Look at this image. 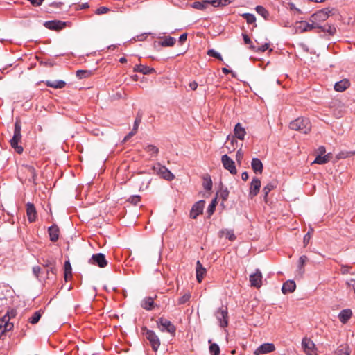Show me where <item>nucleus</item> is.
Instances as JSON below:
<instances>
[{
	"instance_id": "obj_64",
	"label": "nucleus",
	"mask_w": 355,
	"mask_h": 355,
	"mask_svg": "<svg viewBox=\"0 0 355 355\" xmlns=\"http://www.w3.org/2000/svg\"><path fill=\"white\" fill-rule=\"evenodd\" d=\"M349 269L350 268L349 266H343L340 269L341 273L343 275L347 274L349 272Z\"/></svg>"
},
{
	"instance_id": "obj_5",
	"label": "nucleus",
	"mask_w": 355,
	"mask_h": 355,
	"mask_svg": "<svg viewBox=\"0 0 355 355\" xmlns=\"http://www.w3.org/2000/svg\"><path fill=\"white\" fill-rule=\"evenodd\" d=\"M10 318L7 314L0 318V338H1L2 336L7 331H10L13 329L14 324L10 322Z\"/></svg>"
},
{
	"instance_id": "obj_38",
	"label": "nucleus",
	"mask_w": 355,
	"mask_h": 355,
	"mask_svg": "<svg viewBox=\"0 0 355 355\" xmlns=\"http://www.w3.org/2000/svg\"><path fill=\"white\" fill-rule=\"evenodd\" d=\"M191 298V293L190 292H186L184 293L180 297L178 300V304L179 305L186 304L190 300Z\"/></svg>"
},
{
	"instance_id": "obj_40",
	"label": "nucleus",
	"mask_w": 355,
	"mask_h": 355,
	"mask_svg": "<svg viewBox=\"0 0 355 355\" xmlns=\"http://www.w3.org/2000/svg\"><path fill=\"white\" fill-rule=\"evenodd\" d=\"M147 153H151L153 155L157 156L159 153V148L154 145H148L144 148Z\"/></svg>"
},
{
	"instance_id": "obj_53",
	"label": "nucleus",
	"mask_w": 355,
	"mask_h": 355,
	"mask_svg": "<svg viewBox=\"0 0 355 355\" xmlns=\"http://www.w3.org/2000/svg\"><path fill=\"white\" fill-rule=\"evenodd\" d=\"M353 155L352 152H340L336 156L337 159H345Z\"/></svg>"
},
{
	"instance_id": "obj_50",
	"label": "nucleus",
	"mask_w": 355,
	"mask_h": 355,
	"mask_svg": "<svg viewBox=\"0 0 355 355\" xmlns=\"http://www.w3.org/2000/svg\"><path fill=\"white\" fill-rule=\"evenodd\" d=\"M242 36L243 37V40L245 44H250V49L252 50H255V46L252 44V42L248 35L245 33H243Z\"/></svg>"
},
{
	"instance_id": "obj_63",
	"label": "nucleus",
	"mask_w": 355,
	"mask_h": 355,
	"mask_svg": "<svg viewBox=\"0 0 355 355\" xmlns=\"http://www.w3.org/2000/svg\"><path fill=\"white\" fill-rule=\"evenodd\" d=\"M187 34L183 33L179 37V42L182 44L187 40Z\"/></svg>"
},
{
	"instance_id": "obj_58",
	"label": "nucleus",
	"mask_w": 355,
	"mask_h": 355,
	"mask_svg": "<svg viewBox=\"0 0 355 355\" xmlns=\"http://www.w3.org/2000/svg\"><path fill=\"white\" fill-rule=\"evenodd\" d=\"M268 48H269V44L268 43H266L263 45H262L261 46L259 47L258 49L255 48V50H254V51H257V52L258 51L263 52V51H266Z\"/></svg>"
},
{
	"instance_id": "obj_52",
	"label": "nucleus",
	"mask_w": 355,
	"mask_h": 355,
	"mask_svg": "<svg viewBox=\"0 0 355 355\" xmlns=\"http://www.w3.org/2000/svg\"><path fill=\"white\" fill-rule=\"evenodd\" d=\"M110 11V9L107 8V7H105V6H101V7H99L98 8H97L95 11V13L96 15H103V14H106L108 12Z\"/></svg>"
},
{
	"instance_id": "obj_46",
	"label": "nucleus",
	"mask_w": 355,
	"mask_h": 355,
	"mask_svg": "<svg viewBox=\"0 0 355 355\" xmlns=\"http://www.w3.org/2000/svg\"><path fill=\"white\" fill-rule=\"evenodd\" d=\"M230 3V0H212L211 4L214 6H226Z\"/></svg>"
},
{
	"instance_id": "obj_44",
	"label": "nucleus",
	"mask_w": 355,
	"mask_h": 355,
	"mask_svg": "<svg viewBox=\"0 0 355 355\" xmlns=\"http://www.w3.org/2000/svg\"><path fill=\"white\" fill-rule=\"evenodd\" d=\"M92 74V71L87 70H78L76 71V76L79 78H86L89 77Z\"/></svg>"
},
{
	"instance_id": "obj_19",
	"label": "nucleus",
	"mask_w": 355,
	"mask_h": 355,
	"mask_svg": "<svg viewBox=\"0 0 355 355\" xmlns=\"http://www.w3.org/2000/svg\"><path fill=\"white\" fill-rule=\"evenodd\" d=\"M50 240L53 242H55L59 239L60 230L56 225H53L49 227L48 230Z\"/></svg>"
},
{
	"instance_id": "obj_13",
	"label": "nucleus",
	"mask_w": 355,
	"mask_h": 355,
	"mask_svg": "<svg viewBox=\"0 0 355 355\" xmlns=\"http://www.w3.org/2000/svg\"><path fill=\"white\" fill-rule=\"evenodd\" d=\"M275 350V346L272 343H264L256 349L254 355L266 354Z\"/></svg>"
},
{
	"instance_id": "obj_56",
	"label": "nucleus",
	"mask_w": 355,
	"mask_h": 355,
	"mask_svg": "<svg viewBox=\"0 0 355 355\" xmlns=\"http://www.w3.org/2000/svg\"><path fill=\"white\" fill-rule=\"evenodd\" d=\"M243 153L241 149H239L237 152H236V161L241 164V161L243 159Z\"/></svg>"
},
{
	"instance_id": "obj_31",
	"label": "nucleus",
	"mask_w": 355,
	"mask_h": 355,
	"mask_svg": "<svg viewBox=\"0 0 355 355\" xmlns=\"http://www.w3.org/2000/svg\"><path fill=\"white\" fill-rule=\"evenodd\" d=\"M176 40L172 37H165L159 42L160 45L162 46H172L175 44Z\"/></svg>"
},
{
	"instance_id": "obj_37",
	"label": "nucleus",
	"mask_w": 355,
	"mask_h": 355,
	"mask_svg": "<svg viewBox=\"0 0 355 355\" xmlns=\"http://www.w3.org/2000/svg\"><path fill=\"white\" fill-rule=\"evenodd\" d=\"M351 350L347 345H341L336 351V355H350Z\"/></svg>"
},
{
	"instance_id": "obj_57",
	"label": "nucleus",
	"mask_w": 355,
	"mask_h": 355,
	"mask_svg": "<svg viewBox=\"0 0 355 355\" xmlns=\"http://www.w3.org/2000/svg\"><path fill=\"white\" fill-rule=\"evenodd\" d=\"M317 155H325L326 153V149L325 147L323 146H320L318 147V148L316 150Z\"/></svg>"
},
{
	"instance_id": "obj_47",
	"label": "nucleus",
	"mask_w": 355,
	"mask_h": 355,
	"mask_svg": "<svg viewBox=\"0 0 355 355\" xmlns=\"http://www.w3.org/2000/svg\"><path fill=\"white\" fill-rule=\"evenodd\" d=\"M274 185L271 183L268 184L266 186H265L263 189V192L264 193V200L266 201L268 195L270 191H272L274 189Z\"/></svg>"
},
{
	"instance_id": "obj_28",
	"label": "nucleus",
	"mask_w": 355,
	"mask_h": 355,
	"mask_svg": "<svg viewBox=\"0 0 355 355\" xmlns=\"http://www.w3.org/2000/svg\"><path fill=\"white\" fill-rule=\"evenodd\" d=\"M133 71L135 72H139V73H141L145 75L150 74V73L155 72V69L153 68H150L149 67L142 65V64L136 65L134 67Z\"/></svg>"
},
{
	"instance_id": "obj_11",
	"label": "nucleus",
	"mask_w": 355,
	"mask_h": 355,
	"mask_svg": "<svg viewBox=\"0 0 355 355\" xmlns=\"http://www.w3.org/2000/svg\"><path fill=\"white\" fill-rule=\"evenodd\" d=\"M89 263L92 264L97 265L101 268H104L107 265V261L105 259V257L103 254L98 253L93 254Z\"/></svg>"
},
{
	"instance_id": "obj_30",
	"label": "nucleus",
	"mask_w": 355,
	"mask_h": 355,
	"mask_svg": "<svg viewBox=\"0 0 355 355\" xmlns=\"http://www.w3.org/2000/svg\"><path fill=\"white\" fill-rule=\"evenodd\" d=\"M46 84L47 86L55 89H62L66 85L63 80H47Z\"/></svg>"
},
{
	"instance_id": "obj_24",
	"label": "nucleus",
	"mask_w": 355,
	"mask_h": 355,
	"mask_svg": "<svg viewBox=\"0 0 355 355\" xmlns=\"http://www.w3.org/2000/svg\"><path fill=\"white\" fill-rule=\"evenodd\" d=\"M350 86L349 81L347 79H343L337 82L334 85V89L337 92H344Z\"/></svg>"
},
{
	"instance_id": "obj_36",
	"label": "nucleus",
	"mask_w": 355,
	"mask_h": 355,
	"mask_svg": "<svg viewBox=\"0 0 355 355\" xmlns=\"http://www.w3.org/2000/svg\"><path fill=\"white\" fill-rule=\"evenodd\" d=\"M72 276V268L69 261L64 262V279L66 281Z\"/></svg>"
},
{
	"instance_id": "obj_10",
	"label": "nucleus",
	"mask_w": 355,
	"mask_h": 355,
	"mask_svg": "<svg viewBox=\"0 0 355 355\" xmlns=\"http://www.w3.org/2000/svg\"><path fill=\"white\" fill-rule=\"evenodd\" d=\"M146 337L149 340L152 349L155 352H157L160 345V342L158 336L155 334L154 331L151 330H147L146 332Z\"/></svg>"
},
{
	"instance_id": "obj_14",
	"label": "nucleus",
	"mask_w": 355,
	"mask_h": 355,
	"mask_svg": "<svg viewBox=\"0 0 355 355\" xmlns=\"http://www.w3.org/2000/svg\"><path fill=\"white\" fill-rule=\"evenodd\" d=\"M250 282L252 286L260 288L262 285V275L259 270H257L255 273L250 275Z\"/></svg>"
},
{
	"instance_id": "obj_15",
	"label": "nucleus",
	"mask_w": 355,
	"mask_h": 355,
	"mask_svg": "<svg viewBox=\"0 0 355 355\" xmlns=\"http://www.w3.org/2000/svg\"><path fill=\"white\" fill-rule=\"evenodd\" d=\"M261 181L257 178H254L251 182L249 191V196L252 198L259 192Z\"/></svg>"
},
{
	"instance_id": "obj_39",
	"label": "nucleus",
	"mask_w": 355,
	"mask_h": 355,
	"mask_svg": "<svg viewBox=\"0 0 355 355\" xmlns=\"http://www.w3.org/2000/svg\"><path fill=\"white\" fill-rule=\"evenodd\" d=\"M308 261V257L305 255H302L299 259V270L301 274H303L304 269L303 268L304 264Z\"/></svg>"
},
{
	"instance_id": "obj_54",
	"label": "nucleus",
	"mask_w": 355,
	"mask_h": 355,
	"mask_svg": "<svg viewBox=\"0 0 355 355\" xmlns=\"http://www.w3.org/2000/svg\"><path fill=\"white\" fill-rule=\"evenodd\" d=\"M216 200L214 199V200H212L211 204L209 205L208 213L209 214V215H211L214 213V211L215 210V207H216Z\"/></svg>"
},
{
	"instance_id": "obj_49",
	"label": "nucleus",
	"mask_w": 355,
	"mask_h": 355,
	"mask_svg": "<svg viewBox=\"0 0 355 355\" xmlns=\"http://www.w3.org/2000/svg\"><path fill=\"white\" fill-rule=\"evenodd\" d=\"M207 53L209 56L214 57L216 59H218L220 61H223V58L220 55V54L219 53H218L217 51H216L214 49L208 50Z\"/></svg>"
},
{
	"instance_id": "obj_33",
	"label": "nucleus",
	"mask_w": 355,
	"mask_h": 355,
	"mask_svg": "<svg viewBox=\"0 0 355 355\" xmlns=\"http://www.w3.org/2000/svg\"><path fill=\"white\" fill-rule=\"evenodd\" d=\"M241 16L244 18L247 23L249 24H254V26L256 27V17L254 15L250 13H243L241 14Z\"/></svg>"
},
{
	"instance_id": "obj_59",
	"label": "nucleus",
	"mask_w": 355,
	"mask_h": 355,
	"mask_svg": "<svg viewBox=\"0 0 355 355\" xmlns=\"http://www.w3.org/2000/svg\"><path fill=\"white\" fill-rule=\"evenodd\" d=\"M40 272H41V268L40 266H34L33 268V272L36 277H39Z\"/></svg>"
},
{
	"instance_id": "obj_3",
	"label": "nucleus",
	"mask_w": 355,
	"mask_h": 355,
	"mask_svg": "<svg viewBox=\"0 0 355 355\" xmlns=\"http://www.w3.org/2000/svg\"><path fill=\"white\" fill-rule=\"evenodd\" d=\"M153 170L155 174L166 180H172L175 178V175L166 166L159 163L155 164Z\"/></svg>"
},
{
	"instance_id": "obj_25",
	"label": "nucleus",
	"mask_w": 355,
	"mask_h": 355,
	"mask_svg": "<svg viewBox=\"0 0 355 355\" xmlns=\"http://www.w3.org/2000/svg\"><path fill=\"white\" fill-rule=\"evenodd\" d=\"M352 315V311L349 309H344L338 314L340 321L345 324L350 319Z\"/></svg>"
},
{
	"instance_id": "obj_60",
	"label": "nucleus",
	"mask_w": 355,
	"mask_h": 355,
	"mask_svg": "<svg viewBox=\"0 0 355 355\" xmlns=\"http://www.w3.org/2000/svg\"><path fill=\"white\" fill-rule=\"evenodd\" d=\"M141 118L137 116L134 122V125L132 129H135L136 131L138 130V127L141 123Z\"/></svg>"
},
{
	"instance_id": "obj_1",
	"label": "nucleus",
	"mask_w": 355,
	"mask_h": 355,
	"mask_svg": "<svg viewBox=\"0 0 355 355\" xmlns=\"http://www.w3.org/2000/svg\"><path fill=\"white\" fill-rule=\"evenodd\" d=\"M290 128L301 133L307 134L311 130V124L308 119L297 118L290 123Z\"/></svg>"
},
{
	"instance_id": "obj_41",
	"label": "nucleus",
	"mask_w": 355,
	"mask_h": 355,
	"mask_svg": "<svg viewBox=\"0 0 355 355\" xmlns=\"http://www.w3.org/2000/svg\"><path fill=\"white\" fill-rule=\"evenodd\" d=\"M322 32L328 33L330 35H334L336 33V29L334 26L327 25V26H322L319 28Z\"/></svg>"
},
{
	"instance_id": "obj_43",
	"label": "nucleus",
	"mask_w": 355,
	"mask_h": 355,
	"mask_svg": "<svg viewBox=\"0 0 355 355\" xmlns=\"http://www.w3.org/2000/svg\"><path fill=\"white\" fill-rule=\"evenodd\" d=\"M203 187L206 190H211L212 187V181L209 175L204 177Z\"/></svg>"
},
{
	"instance_id": "obj_2",
	"label": "nucleus",
	"mask_w": 355,
	"mask_h": 355,
	"mask_svg": "<svg viewBox=\"0 0 355 355\" xmlns=\"http://www.w3.org/2000/svg\"><path fill=\"white\" fill-rule=\"evenodd\" d=\"M21 125L19 119H17L15 123L14 135L10 140L11 146L16 150L19 154L23 152V148L19 145V143L21 140Z\"/></svg>"
},
{
	"instance_id": "obj_20",
	"label": "nucleus",
	"mask_w": 355,
	"mask_h": 355,
	"mask_svg": "<svg viewBox=\"0 0 355 355\" xmlns=\"http://www.w3.org/2000/svg\"><path fill=\"white\" fill-rule=\"evenodd\" d=\"M196 278L197 281L200 283L202 280L203 279L205 275H206L207 270L206 269L202 266L200 261H198L196 263Z\"/></svg>"
},
{
	"instance_id": "obj_48",
	"label": "nucleus",
	"mask_w": 355,
	"mask_h": 355,
	"mask_svg": "<svg viewBox=\"0 0 355 355\" xmlns=\"http://www.w3.org/2000/svg\"><path fill=\"white\" fill-rule=\"evenodd\" d=\"M218 195L220 198L223 199V200H226L229 196V191L227 188H221L220 191L218 192Z\"/></svg>"
},
{
	"instance_id": "obj_26",
	"label": "nucleus",
	"mask_w": 355,
	"mask_h": 355,
	"mask_svg": "<svg viewBox=\"0 0 355 355\" xmlns=\"http://www.w3.org/2000/svg\"><path fill=\"white\" fill-rule=\"evenodd\" d=\"M332 158V154L331 153H327L325 155H317L315 160L312 162L313 164H324L329 162Z\"/></svg>"
},
{
	"instance_id": "obj_45",
	"label": "nucleus",
	"mask_w": 355,
	"mask_h": 355,
	"mask_svg": "<svg viewBox=\"0 0 355 355\" xmlns=\"http://www.w3.org/2000/svg\"><path fill=\"white\" fill-rule=\"evenodd\" d=\"M41 318V313L40 311H36L33 315L28 319V322L33 324L38 322Z\"/></svg>"
},
{
	"instance_id": "obj_23",
	"label": "nucleus",
	"mask_w": 355,
	"mask_h": 355,
	"mask_svg": "<svg viewBox=\"0 0 355 355\" xmlns=\"http://www.w3.org/2000/svg\"><path fill=\"white\" fill-rule=\"evenodd\" d=\"M26 214L30 222H34L36 219V209L33 204L28 203L26 205Z\"/></svg>"
},
{
	"instance_id": "obj_29",
	"label": "nucleus",
	"mask_w": 355,
	"mask_h": 355,
	"mask_svg": "<svg viewBox=\"0 0 355 355\" xmlns=\"http://www.w3.org/2000/svg\"><path fill=\"white\" fill-rule=\"evenodd\" d=\"M235 137L239 139L243 140L246 134L245 128L241 125L240 123H238L234 129Z\"/></svg>"
},
{
	"instance_id": "obj_4",
	"label": "nucleus",
	"mask_w": 355,
	"mask_h": 355,
	"mask_svg": "<svg viewBox=\"0 0 355 355\" xmlns=\"http://www.w3.org/2000/svg\"><path fill=\"white\" fill-rule=\"evenodd\" d=\"M333 11L334 10H320L311 16V20L315 21L317 25H320V22L324 21L328 19L331 14H333Z\"/></svg>"
},
{
	"instance_id": "obj_51",
	"label": "nucleus",
	"mask_w": 355,
	"mask_h": 355,
	"mask_svg": "<svg viewBox=\"0 0 355 355\" xmlns=\"http://www.w3.org/2000/svg\"><path fill=\"white\" fill-rule=\"evenodd\" d=\"M141 200V197L138 195L136 196H132L129 198L128 200V202H130L131 204L136 205L137 203Z\"/></svg>"
},
{
	"instance_id": "obj_22",
	"label": "nucleus",
	"mask_w": 355,
	"mask_h": 355,
	"mask_svg": "<svg viewBox=\"0 0 355 355\" xmlns=\"http://www.w3.org/2000/svg\"><path fill=\"white\" fill-rule=\"evenodd\" d=\"M141 306L147 311L152 310L155 306L154 299L151 297H146L142 300Z\"/></svg>"
},
{
	"instance_id": "obj_8",
	"label": "nucleus",
	"mask_w": 355,
	"mask_h": 355,
	"mask_svg": "<svg viewBox=\"0 0 355 355\" xmlns=\"http://www.w3.org/2000/svg\"><path fill=\"white\" fill-rule=\"evenodd\" d=\"M322 28V26L317 25L316 23L311 20V17H310L309 21H300L297 26V29L300 30L301 32H306L310 31L313 29H319Z\"/></svg>"
},
{
	"instance_id": "obj_17",
	"label": "nucleus",
	"mask_w": 355,
	"mask_h": 355,
	"mask_svg": "<svg viewBox=\"0 0 355 355\" xmlns=\"http://www.w3.org/2000/svg\"><path fill=\"white\" fill-rule=\"evenodd\" d=\"M22 169L28 178V181L36 184L35 180L37 178V173L35 169L32 166L29 165H24L22 166Z\"/></svg>"
},
{
	"instance_id": "obj_62",
	"label": "nucleus",
	"mask_w": 355,
	"mask_h": 355,
	"mask_svg": "<svg viewBox=\"0 0 355 355\" xmlns=\"http://www.w3.org/2000/svg\"><path fill=\"white\" fill-rule=\"evenodd\" d=\"M49 269L47 270V274L49 272H51L53 275H55L57 272V268L55 267V265H53L52 266L48 267Z\"/></svg>"
},
{
	"instance_id": "obj_18",
	"label": "nucleus",
	"mask_w": 355,
	"mask_h": 355,
	"mask_svg": "<svg viewBox=\"0 0 355 355\" xmlns=\"http://www.w3.org/2000/svg\"><path fill=\"white\" fill-rule=\"evenodd\" d=\"M44 26L51 30H60L65 26V23L61 21H49L44 23Z\"/></svg>"
},
{
	"instance_id": "obj_12",
	"label": "nucleus",
	"mask_w": 355,
	"mask_h": 355,
	"mask_svg": "<svg viewBox=\"0 0 355 355\" xmlns=\"http://www.w3.org/2000/svg\"><path fill=\"white\" fill-rule=\"evenodd\" d=\"M216 317L221 327L227 326V309H219L216 313Z\"/></svg>"
},
{
	"instance_id": "obj_55",
	"label": "nucleus",
	"mask_w": 355,
	"mask_h": 355,
	"mask_svg": "<svg viewBox=\"0 0 355 355\" xmlns=\"http://www.w3.org/2000/svg\"><path fill=\"white\" fill-rule=\"evenodd\" d=\"M44 261V267H50V266H52L53 265H55V261L54 259H46V260H43Z\"/></svg>"
},
{
	"instance_id": "obj_16",
	"label": "nucleus",
	"mask_w": 355,
	"mask_h": 355,
	"mask_svg": "<svg viewBox=\"0 0 355 355\" xmlns=\"http://www.w3.org/2000/svg\"><path fill=\"white\" fill-rule=\"evenodd\" d=\"M204 205L205 201L204 200H200L197 202L192 207L191 212H190V216L191 218L196 219L198 216L201 214L202 213L203 209H204Z\"/></svg>"
},
{
	"instance_id": "obj_61",
	"label": "nucleus",
	"mask_w": 355,
	"mask_h": 355,
	"mask_svg": "<svg viewBox=\"0 0 355 355\" xmlns=\"http://www.w3.org/2000/svg\"><path fill=\"white\" fill-rule=\"evenodd\" d=\"M30 3L34 6H40L42 5L44 0H28Z\"/></svg>"
},
{
	"instance_id": "obj_7",
	"label": "nucleus",
	"mask_w": 355,
	"mask_h": 355,
	"mask_svg": "<svg viewBox=\"0 0 355 355\" xmlns=\"http://www.w3.org/2000/svg\"><path fill=\"white\" fill-rule=\"evenodd\" d=\"M157 324L162 331H166L171 334H174L175 333V327L171 321L164 318H160L157 321Z\"/></svg>"
},
{
	"instance_id": "obj_9",
	"label": "nucleus",
	"mask_w": 355,
	"mask_h": 355,
	"mask_svg": "<svg viewBox=\"0 0 355 355\" xmlns=\"http://www.w3.org/2000/svg\"><path fill=\"white\" fill-rule=\"evenodd\" d=\"M221 162L223 167L230 171L232 175H235L237 173L234 162L227 155L222 156Z\"/></svg>"
},
{
	"instance_id": "obj_42",
	"label": "nucleus",
	"mask_w": 355,
	"mask_h": 355,
	"mask_svg": "<svg viewBox=\"0 0 355 355\" xmlns=\"http://www.w3.org/2000/svg\"><path fill=\"white\" fill-rule=\"evenodd\" d=\"M255 10L257 13L261 15L264 19H267L269 15L268 12L262 6H257Z\"/></svg>"
},
{
	"instance_id": "obj_34",
	"label": "nucleus",
	"mask_w": 355,
	"mask_h": 355,
	"mask_svg": "<svg viewBox=\"0 0 355 355\" xmlns=\"http://www.w3.org/2000/svg\"><path fill=\"white\" fill-rule=\"evenodd\" d=\"M209 4H211V1H205L202 2L200 1H196L192 3L191 6L193 8L198 9V10H205Z\"/></svg>"
},
{
	"instance_id": "obj_32",
	"label": "nucleus",
	"mask_w": 355,
	"mask_h": 355,
	"mask_svg": "<svg viewBox=\"0 0 355 355\" xmlns=\"http://www.w3.org/2000/svg\"><path fill=\"white\" fill-rule=\"evenodd\" d=\"M219 236L220 237H225L226 239H228L230 241H234L236 239V236L234 234V232L232 230H221L219 232Z\"/></svg>"
},
{
	"instance_id": "obj_35",
	"label": "nucleus",
	"mask_w": 355,
	"mask_h": 355,
	"mask_svg": "<svg viewBox=\"0 0 355 355\" xmlns=\"http://www.w3.org/2000/svg\"><path fill=\"white\" fill-rule=\"evenodd\" d=\"M208 343L210 344L209 349L211 355H219L220 352L219 346L216 343H212L211 340H209Z\"/></svg>"
},
{
	"instance_id": "obj_6",
	"label": "nucleus",
	"mask_w": 355,
	"mask_h": 355,
	"mask_svg": "<svg viewBox=\"0 0 355 355\" xmlns=\"http://www.w3.org/2000/svg\"><path fill=\"white\" fill-rule=\"evenodd\" d=\"M302 346L306 355H317V349L314 343L306 337L302 340Z\"/></svg>"
},
{
	"instance_id": "obj_21",
	"label": "nucleus",
	"mask_w": 355,
	"mask_h": 355,
	"mask_svg": "<svg viewBox=\"0 0 355 355\" xmlns=\"http://www.w3.org/2000/svg\"><path fill=\"white\" fill-rule=\"evenodd\" d=\"M296 288V285L294 281L288 280L284 283L282 291L284 294H286L288 293H293Z\"/></svg>"
},
{
	"instance_id": "obj_27",
	"label": "nucleus",
	"mask_w": 355,
	"mask_h": 355,
	"mask_svg": "<svg viewBox=\"0 0 355 355\" xmlns=\"http://www.w3.org/2000/svg\"><path fill=\"white\" fill-rule=\"evenodd\" d=\"M251 166L253 171L256 173H261L263 172V164L258 158L252 159Z\"/></svg>"
}]
</instances>
